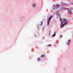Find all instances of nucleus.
Segmentation results:
<instances>
[{
    "instance_id": "9",
    "label": "nucleus",
    "mask_w": 73,
    "mask_h": 73,
    "mask_svg": "<svg viewBox=\"0 0 73 73\" xmlns=\"http://www.w3.org/2000/svg\"><path fill=\"white\" fill-rule=\"evenodd\" d=\"M33 7H35V6H36V4H34L33 5Z\"/></svg>"
},
{
    "instance_id": "4",
    "label": "nucleus",
    "mask_w": 73,
    "mask_h": 73,
    "mask_svg": "<svg viewBox=\"0 0 73 73\" xmlns=\"http://www.w3.org/2000/svg\"><path fill=\"white\" fill-rule=\"evenodd\" d=\"M60 6V5H56V7H55L56 9H57V8H58V7H59Z\"/></svg>"
},
{
    "instance_id": "14",
    "label": "nucleus",
    "mask_w": 73,
    "mask_h": 73,
    "mask_svg": "<svg viewBox=\"0 0 73 73\" xmlns=\"http://www.w3.org/2000/svg\"><path fill=\"white\" fill-rule=\"evenodd\" d=\"M48 46H51V44H50L48 45Z\"/></svg>"
},
{
    "instance_id": "13",
    "label": "nucleus",
    "mask_w": 73,
    "mask_h": 73,
    "mask_svg": "<svg viewBox=\"0 0 73 73\" xmlns=\"http://www.w3.org/2000/svg\"><path fill=\"white\" fill-rule=\"evenodd\" d=\"M42 23H43V22H41V25H40L41 26H42Z\"/></svg>"
},
{
    "instance_id": "7",
    "label": "nucleus",
    "mask_w": 73,
    "mask_h": 73,
    "mask_svg": "<svg viewBox=\"0 0 73 73\" xmlns=\"http://www.w3.org/2000/svg\"><path fill=\"white\" fill-rule=\"evenodd\" d=\"M57 15H59V13L58 11H57L56 12Z\"/></svg>"
},
{
    "instance_id": "8",
    "label": "nucleus",
    "mask_w": 73,
    "mask_h": 73,
    "mask_svg": "<svg viewBox=\"0 0 73 73\" xmlns=\"http://www.w3.org/2000/svg\"><path fill=\"white\" fill-rule=\"evenodd\" d=\"M55 5H54L53 6L54 7L53 8V10H54V9H55Z\"/></svg>"
},
{
    "instance_id": "12",
    "label": "nucleus",
    "mask_w": 73,
    "mask_h": 73,
    "mask_svg": "<svg viewBox=\"0 0 73 73\" xmlns=\"http://www.w3.org/2000/svg\"><path fill=\"white\" fill-rule=\"evenodd\" d=\"M62 9H65V8L64 7H62Z\"/></svg>"
},
{
    "instance_id": "3",
    "label": "nucleus",
    "mask_w": 73,
    "mask_h": 73,
    "mask_svg": "<svg viewBox=\"0 0 73 73\" xmlns=\"http://www.w3.org/2000/svg\"><path fill=\"white\" fill-rule=\"evenodd\" d=\"M70 40H69L68 41V42L66 43V44L68 45H69V44H70Z\"/></svg>"
},
{
    "instance_id": "5",
    "label": "nucleus",
    "mask_w": 73,
    "mask_h": 73,
    "mask_svg": "<svg viewBox=\"0 0 73 73\" xmlns=\"http://www.w3.org/2000/svg\"><path fill=\"white\" fill-rule=\"evenodd\" d=\"M68 13H69V15H71L72 14V11H68Z\"/></svg>"
},
{
    "instance_id": "15",
    "label": "nucleus",
    "mask_w": 73,
    "mask_h": 73,
    "mask_svg": "<svg viewBox=\"0 0 73 73\" xmlns=\"http://www.w3.org/2000/svg\"><path fill=\"white\" fill-rule=\"evenodd\" d=\"M62 37V36H61L60 37L61 38V37Z\"/></svg>"
},
{
    "instance_id": "2",
    "label": "nucleus",
    "mask_w": 73,
    "mask_h": 73,
    "mask_svg": "<svg viewBox=\"0 0 73 73\" xmlns=\"http://www.w3.org/2000/svg\"><path fill=\"white\" fill-rule=\"evenodd\" d=\"M53 17V16L51 15L50 17L48 19V21L47 22V25H49V23H50V20Z\"/></svg>"
},
{
    "instance_id": "11",
    "label": "nucleus",
    "mask_w": 73,
    "mask_h": 73,
    "mask_svg": "<svg viewBox=\"0 0 73 73\" xmlns=\"http://www.w3.org/2000/svg\"><path fill=\"white\" fill-rule=\"evenodd\" d=\"M38 61H40V60L41 59L40 58H38Z\"/></svg>"
},
{
    "instance_id": "6",
    "label": "nucleus",
    "mask_w": 73,
    "mask_h": 73,
    "mask_svg": "<svg viewBox=\"0 0 73 73\" xmlns=\"http://www.w3.org/2000/svg\"><path fill=\"white\" fill-rule=\"evenodd\" d=\"M56 32H55L54 34L52 36V37H54V36H55L56 35Z\"/></svg>"
},
{
    "instance_id": "1",
    "label": "nucleus",
    "mask_w": 73,
    "mask_h": 73,
    "mask_svg": "<svg viewBox=\"0 0 73 73\" xmlns=\"http://www.w3.org/2000/svg\"><path fill=\"white\" fill-rule=\"evenodd\" d=\"M60 20L61 22H62L61 23V28H62V27H64V25H65L66 24H67L68 23V22L66 21L67 19H66L63 18V20L62 19L60 18Z\"/></svg>"
},
{
    "instance_id": "10",
    "label": "nucleus",
    "mask_w": 73,
    "mask_h": 73,
    "mask_svg": "<svg viewBox=\"0 0 73 73\" xmlns=\"http://www.w3.org/2000/svg\"><path fill=\"white\" fill-rule=\"evenodd\" d=\"M45 56V55H41V57H44Z\"/></svg>"
}]
</instances>
